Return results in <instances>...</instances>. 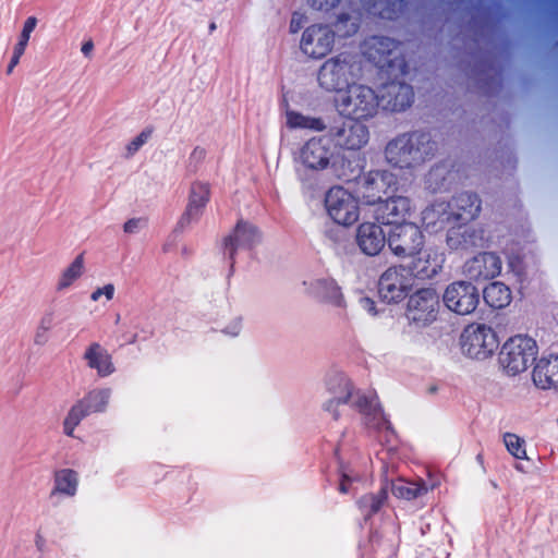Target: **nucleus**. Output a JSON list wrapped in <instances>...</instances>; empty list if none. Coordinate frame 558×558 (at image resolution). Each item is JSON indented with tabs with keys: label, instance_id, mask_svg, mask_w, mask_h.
<instances>
[{
	"label": "nucleus",
	"instance_id": "obj_39",
	"mask_svg": "<svg viewBox=\"0 0 558 558\" xmlns=\"http://www.w3.org/2000/svg\"><path fill=\"white\" fill-rule=\"evenodd\" d=\"M504 442L509 453L514 458L527 459L524 439L515 434L506 433L504 435Z\"/></svg>",
	"mask_w": 558,
	"mask_h": 558
},
{
	"label": "nucleus",
	"instance_id": "obj_4",
	"mask_svg": "<svg viewBox=\"0 0 558 558\" xmlns=\"http://www.w3.org/2000/svg\"><path fill=\"white\" fill-rule=\"evenodd\" d=\"M379 104V96L372 87L355 83L339 95L335 107L342 117L367 120L376 116Z\"/></svg>",
	"mask_w": 558,
	"mask_h": 558
},
{
	"label": "nucleus",
	"instance_id": "obj_48",
	"mask_svg": "<svg viewBox=\"0 0 558 558\" xmlns=\"http://www.w3.org/2000/svg\"><path fill=\"white\" fill-rule=\"evenodd\" d=\"M302 15L294 13L290 23V31L296 33L301 28Z\"/></svg>",
	"mask_w": 558,
	"mask_h": 558
},
{
	"label": "nucleus",
	"instance_id": "obj_41",
	"mask_svg": "<svg viewBox=\"0 0 558 558\" xmlns=\"http://www.w3.org/2000/svg\"><path fill=\"white\" fill-rule=\"evenodd\" d=\"M243 329V318L240 315L232 316L221 329L222 333L230 337L240 336Z\"/></svg>",
	"mask_w": 558,
	"mask_h": 558
},
{
	"label": "nucleus",
	"instance_id": "obj_22",
	"mask_svg": "<svg viewBox=\"0 0 558 558\" xmlns=\"http://www.w3.org/2000/svg\"><path fill=\"white\" fill-rule=\"evenodd\" d=\"M414 93L410 85L390 82L383 86L380 99L384 107L391 111H402L411 106Z\"/></svg>",
	"mask_w": 558,
	"mask_h": 558
},
{
	"label": "nucleus",
	"instance_id": "obj_43",
	"mask_svg": "<svg viewBox=\"0 0 558 558\" xmlns=\"http://www.w3.org/2000/svg\"><path fill=\"white\" fill-rule=\"evenodd\" d=\"M151 135V131L145 130L135 136L128 145L126 150L129 155H134L144 144L147 143Z\"/></svg>",
	"mask_w": 558,
	"mask_h": 558
},
{
	"label": "nucleus",
	"instance_id": "obj_47",
	"mask_svg": "<svg viewBox=\"0 0 558 558\" xmlns=\"http://www.w3.org/2000/svg\"><path fill=\"white\" fill-rule=\"evenodd\" d=\"M36 25H37V19L35 16H29L24 22L23 29L21 33L31 37V34L34 32Z\"/></svg>",
	"mask_w": 558,
	"mask_h": 558
},
{
	"label": "nucleus",
	"instance_id": "obj_12",
	"mask_svg": "<svg viewBox=\"0 0 558 558\" xmlns=\"http://www.w3.org/2000/svg\"><path fill=\"white\" fill-rule=\"evenodd\" d=\"M445 306L458 315L473 313L480 303V293L471 282L459 280L447 286L442 293Z\"/></svg>",
	"mask_w": 558,
	"mask_h": 558
},
{
	"label": "nucleus",
	"instance_id": "obj_2",
	"mask_svg": "<svg viewBox=\"0 0 558 558\" xmlns=\"http://www.w3.org/2000/svg\"><path fill=\"white\" fill-rule=\"evenodd\" d=\"M436 149L429 134L417 131L403 133L387 143L385 159L395 168L414 170L430 160Z\"/></svg>",
	"mask_w": 558,
	"mask_h": 558
},
{
	"label": "nucleus",
	"instance_id": "obj_56",
	"mask_svg": "<svg viewBox=\"0 0 558 558\" xmlns=\"http://www.w3.org/2000/svg\"><path fill=\"white\" fill-rule=\"evenodd\" d=\"M374 13H378V15L383 19H389V20L393 19L389 9H381V10L375 11Z\"/></svg>",
	"mask_w": 558,
	"mask_h": 558
},
{
	"label": "nucleus",
	"instance_id": "obj_27",
	"mask_svg": "<svg viewBox=\"0 0 558 558\" xmlns=\"http://www.w3.org/2000/svg\"><path fill=\"white\" fill-rule=\"evenodd\" d=\"M311 291L319 299L336 307H345L340 288L332 279H316L311 283Z\"/></svg>",
	"mask_w": 558,
	"mask_h": 558
},
{
	"label": "nucleus",
	"instance_id": "obj_21",
	"mask_svg": "<svg viewBox=\"0 0 558 558\" xmlns=\"http://www.w3.org/2000/svg\"><path fill=\"white\" fill-rule=\"evenodd\" d=\"M532 380L542 390L558 388V355L542 356L536 361L532 371Z\"/></svg>",
	"mask_w": 558,
	"mask_h": 558
},
{
	"label": "nucleus",
	"instance_id": "obj_33",
	"mask_svg": "<svg viewBox=\"0 0 558 558\" xmlns=\"http://www.w3.org/2000/svg\"><path fill=\"white\" fill-rule=\"evenodd\" d=\"M484 300L490 307L504 308L512 300L511 290L502 282H492L484 289Z\"/></svg>",
	"mask_w": 558,
	"mask_h": 558
},
{
	"label": "nucleus",
	"instance_id": "obj_46",
	"mask_svg": "<svg viewBox=\"0 0 558 558\" xmlns=\"http://www.w3.org/2000/svg\"><path fill=\"white\" fill-rule=\"evenodd\" d=\"M359 306L362 311H364L365 313H367L372 316H375L377 314L376 302L368 296L360 298Z\"/></svg>",
	"mask_w": 558,
	"mask_h": 558
},
{
	"label": "nucleus",
	"instance_id": "obj_23",
	"mask_svg": "<svg viewBox=\"0 0 558 558\" xmlns=\"http://www.w3.org/2000/svg\"><path fill=\"white\" fill-rule=\"evenodd\" d=\"M259 240L260 235L253 225L240 221L233 232L226 238L225 250L230 259H233L239 248H251L257 244Z\"/></svg>",
	"mask_w": 558,
	"mask_h": 558
},
{
	"label": "nucleus",
	"instance_id": "obj_51",
	"mask_svg": "<svg viewBox=\"0 0 558 558\" xmlns=\"http://www.w3.org/2000/svg\"><path fill=\"white\" fill-rule=\"evenodd\" d=\"M35 546L39 551H44L46 547V538L40 532H37L34 539Z\"/></svg>",
	"mask_w": 558,
	"mask_h": 558
},
{
	"label": "nucleus",
	"instance_id": "obj_26",
	"mask_svg": "<svg viewBox=\"0 0 558 558\" xmlns=\"http://www.w3.org/2000/svg\"><path fill=\"white\" fill-rule=\"evenodd\" d=\"M447 204L451 206L449 211L452 220L457 221L471 220L478 215L481 209L480 199L472 193H461Z\"/></svg>",
	"mask_w": 558,
	"mask_h": 558
},
{
	"label": "nucleus",
	"instance_id": "obj_32",
	"mask_svg": "<svg viewBox=\"0 0 558 558\" xmlns=\"http://www.w3.org/2000/svg\"><path fill=\"white\" fill-rule=\"evenodd\" d=\"M286 120L287 126L290 129H304L322 132L327 126L322 118L304 114L295 110H287Z\"/></svg>",
	"mask_w": 558,
	"mask_h": 558
},
{
	"label": "nucleus",
	"instance_id": "obj_58",
	"mask_svg": "<svg viewBox=\"0 0 558 558\" xmlns=\"http://www.w3.org/2000/svg\"><path fill=\"white\" fill-rule=\"evenodd\" d=\"M210 31H214L216 29V24L215 23H211L210 26H209Z\"/></svg>",
	"mask_w": 558,
	"mask_h": 558
},
{
	"label": "nucleus",
	"instance_id": "obj_30",
	"mask_svg": "<svg viewBox=\"0 0 558 558\" xmlns=\"http://www.w3.org/2000/svg\"><path fill=\"white\" fill-rule=\"evenodd\" d=\"M436 484L427 486L424 481L416 482L399 478L391 485V493L399 499L413 500L425 495L429 489H434Z\"/></svg>",
	"mask_w": 558,
	"mask_h": 558
},
{
	"label": "nucleus",
	"instance_id": "obj_17",
	"mask_svg": "<svg viewBox=\"0 0 558 558\" xmlns=\"http://www.w3.org/2000/svg\"><path fill=\"white\" fill-rule=\"evenodd\" d=\"M412 211V202L402 195L390 196L379 202L374 209L376 220L384 225H401Z\"/></svg>",
	"mask_w": 558,
	"mask_h": 558
},
{
	"label": "nucleus",
	"instance_id": "obj_45",
	"mask_svg": "<svg viewBox=\"0 0 558 558\" xmlns=\"http://www.w3.org/2000/svg\"><path fill=\"white\" fill-rule=\"evenodd\" d=\"M310 5L316 10L329 11L337 7L339 0H307Z\"/></svg>",
	"mask_w": 558,
	"mask_h": 558
},
{
	"label": "nucleus",
	"instance_id": "obj_14",
	"mask_svg": "<svg viewBox=\"0 0 558 558\" xmlns=\"http://www.w3.org/2000/svg\"><path fill=\"white\" fill-rule=\"evenodd\" d=\"M439 295L434 289H421L408 301V318L418 325H428L436 320L439 312Z\"/></svg>",
	"mask_w": 558,
	"mask_h": 558
},
{
	"label": "nucleus",
	"instance_id": "obj_52",
	"mask_svg": "<svg viewBox=\"0 0 558 558\" xmlns=\"http://www.w3.org/2000/svg\"><path fill=\"white\" fill-rule=\"evenodd\" d=\"M26 45L17 41L13 48V53L12 54H15L16 57H22L26 50Z\"/></svg>",
	"mask_w": 558,
	"mask_h": 558
},
{
	"label": "nucleus",
	"instance_id": "obj_1",
	"mask_svg": "<svg viewBox=\"0 0 558 558\" xmlns=\"http://www.w3.org/2000/svg\"><path fill=\"white\" fill-rule=\"evenodd\" d=\"M330 397L324 402L323 409L333 420H338L341 408L350 403L357 409L365 420V424L375 429H389L390 423L385 417L376 398L367 397L361 391H354L351 381L344 376H335L328 381Z\"/></svg>",
	"mask_w": 558,
	"mask_h": 558
},
{
	"label": "nucleus",
	"instance_id": "obj_3",
	"mask_svg": "<svg viewBox=\"0 0 558 558\" xmlns=\"http://www.w3.org/2000/svg\"><path fill=\"white\" fill-rule=\"evenodd\" d=\"M363 61L359 53L342 51L326 59L318 68L316 81L326 93H343L363 77Z\"/></svg>",
	"mask_w": 558,
	"mask_h": 558
},
{
	"label": "nucleus",
	"instance_id": "obj_54",
	"mask_svg": "<svg viewBox=\"0 0 558 558\" xmlns=\"http://www.w3.org/2000/svg\"><path fill=\"white\" fill-rule=\"evenodd\" d=\"M442 172H444V169H442V168H440V167H436V168L432 169V170L429 171V173H428L427 181H428V182H432V180H433L434 178L439 177Z\"/></svg>",
	"mask_w": 558,
	"mask_h": 558
},
{
	"label": "nucleus",
	"instance_id": "obj_8",
	"mask_svg": "<svg viewBox=\"0 0 558 558\" xmlns=\"http://www.w3.org/2000/svg\"><path fill=\"white\" fill-rule=\"evenodd\" d=\"M335 159L331 141L326 136H314L299 150L298 161L310 172H322L330 168Z\"/></svg>",
	"mask_w": 558,
	"mask_h": 558
},
{
	"label": "nucleus",
	"instance_id": "obj_50",
	"mask_svg": "<svg viewBox=\"0 0 558 558\" xmlns=\"http://www.w3.org/2000/svg\"><path fill=\"white\" fill-rule=\"evenodd\" d=\"M206 156V150L202 147H195L191 154V159L202 161Z\"/></svg>",
	"mask_w": 558,
	"mask_h": 558
},
{
	"label": "nucleus",
	"instance_id": "obj_13",
	"mask_svg": "<svg viewBox=\"0 0 558 558\" xmlns=\"http://www.w3.org/2000/svg\"><path fill=\"white\" fill-rule=\"evenodd\" d=\"M398 184L396 174L388 170H375L366 173L360 183L361 199L365 205L376 207L383 197Z\"/></svg>",
	"mask_w": 558,
	"mask_h": 558
},
{
	"label": "nucleus",
	"instance_id": "obj_34",
	"mask_svg": "<svg viewBox=\"0 0 558 558\" xmlns=\"http://www.w3.org/2000/svg\"><path fill=\"white\" fill-rule=\"evenodd\" d=\"M111 392L112 391L109 388L94 389L80 400V402L89 415L94 413H101L105 412L108 407Z\"/></svg>",
	"mask_w": 558,
	"mask_h": 558
},
{
	"label": "nucleus",
	"instance_id": "obj_36",
	"mask_svg": "<svg viewBox=\"0 0 558 558\" xmlns=\"http://www.w3.org/2000/svg\"><path fill=\"white\" fill-rule=\"evenodd\" d=\"M56 315L53 311H47L40 317L34 333V343L45 345L49 341V333L54 327Z\"/></svg>",
	"mask_w": 558,
	"mask_h": 558
},
{
	"label": "nucleus",
	"instance_id": "obj_9",
	"mask_svg": "<svg viewBox=\"0 0 558 558\" xmlns=\"http://www.w3.org/2000/svg\"><path fill=\"white\" fill-rule=\"evenodd\" d=\"M414 287V276L403 267H389L378 280L379 298L387 303L403 301Z\"/></svg>",
	"mask_w": 558,
	"mask_h": 558
},
{
	"label": "nucleus",
	"instance_id": "obj_5",
	"mask_svg": "<svg viewBox=\"0 0 558 558\" xmlns=\"http://www.w3.org/2000/svg\"><path fill=\"white\" fill-rule=\"evenodd\" d=\"M536 354L535 340L518 335L504 343L499 352V363L509 376H515L527 369L529 365L535 361Z\"/></svg>",
	"mask_w": 558,
	"mask_h": 558
},
{
	"label": "nucleus",
	"instance_id": "obj_57",
	"mask_svg": "<svg viewBox=\"0 0 558 558\" xmlns=\"http://www.w3.org/2000/svg\"><path fill=\"white\" fill-rule=\"evenodd\" d=\"M29 38L31 37H28L27 35H24L23 33H21V35L19 37V41L27 46Z\"/></svg>",
	"mask_w": 558,
	"mask_h": 558
},
{
	"label": "nucleus",
	"instance_id": "obj_7",
	"mask_svg": "<svg viewBox=\"0 0 558 558\" xmlns=\"http://www.w3.org/2000/svg\"><path fill=\"white\" fill-rule=\"evenodd\" d=\"M328 216L338 225L349 227L360 218L359 199L342 186H332L326 194Z\"/></svg>",
	"mask_w": 558,
	"mask_h": 558
},
{
	"label": "nucleus",
	"instance_id": "obj_19",
	"mask_svg": "<svg viewBox=\"0 0 558 558\" xmlns=\"http://www.w3.org/2000/svg\"><path fill=\"white\" fill-rule=\"evenodd\" d=\"M360 120H351L343 122L336 128L332 135L338 146L349 150H357L365 146L369 138V132L366 125L359 122Z\"/></svg>",
	"mask_w": 558,
	"mask_h": 558
},
{
	"label": "nucleus",
	"instance_id": "obj_20",
	"mask_svg": "<svg viewBox=\"0 0 558 558\" xmlns=\"http://www.w3.org/2000/svg\"><path fill=\"white\" fill-rule=\"evenodd\" d=\"M387 240L383 228L375 222H363L356 229L355 241L365 255H378L385 247Z\"/></svg>",
	"mask_w": 558,
	"mask_h": 558
},
{
	"label": "nucleus",
	"instance_id": "obj_25",
	"mask_svg": "<svg viewBox=\"0 0 558 558\" xmlns=\"http://www.w3.org/2000/svg\"><path fill=\"white\" fill-rule=\"evenodd\" d=\"M444 263V252L429 247L413 260L412 270L422 279H430L441 270Z\"/></svg>",
	"mask_w": 558,
	"mask_h": 558
},
{
	"label": "nucleus",
	"instance_id": "obj_16",
	"mask_svg": "<svg viewBox=\"0 0 558 558\" xmlns=\"http://www.w3.org/2000/svg\"><path fill=\"white\" fill-rule=\"evenodd\" d=\"M398 48V43L388 37L373 36L363 43L362 52L371 62L383 69L403 63L397 58Z\"/></svg>",
	"mask_w": 558,
	"mask_h": 558
},
{
	"label": "nucleus",
	"instance_id": "obj_6",
	"mask_svg": "<svg viewBox=\"0 0 558 558\" xmlns=\"http://www.w3.org/2000/svg\"><path fill=\"white\" fill-rule=\"evenodd\" d=\"M462 352L475 360H485L498 348L494 329L485 324L468 325L460 337Z\"/></svg>",
	"mask_w": 558,
	"mask_h": 558
},
{
	"label": "nucleus",
	"instance_id": "obj_28",
	"mask_svg": "<svg viewBox=\"0 0 558 558\" xmlns=\"http://www.w3.org/2000/svg\"><path fill=\"white\" fill-rule=\"evenodd\" d=\"M84 359L90 368L97 371L99 376L106 377L114 372L109 353L99 343H92L86 349Z\"/></svg>",
	"mask_w": 558,
	"mask_h": 558
},
{
	"label": "nucleus",
	"instance_id": "obj_38",
	"mask_svg": "<svg viewBox=\"0 0 558 558\" xmlns=\"http://www.w3.org/2000/svg\"><path fill=\"white\" fill-rule=\"evenodd\" d=\"M387 497H388V490L386 487H383L376 495L369 494V495L363 496L360 499L359 505L368 514H373L380 509V507L387 500Z\"/></svg>",
	"mask_w": 558,
	"mask_h": 558
},
{
	"label": "nucleus",
	"instance_id": "obj_24",
	"mask_svg": "<svg viewBox=\"0 0 558 558\" xmlns=\"http://www.w3.org/2000/svg\"><path fill=\"white\" fill-rule=\"evenodd\" d=\"M447 244L451 250L478 247L484 244V234L482 230L462 223L449 229L447 233Z\"/></svg>",
	"mask_w": 558,
	"mask_h": 558
},
{
	"label": "nucleus",
	"instance_id": "obj_10",
	"mask_svg": "<svg viewBox=\"0 0 558 558\" xmlns=\"http://www.w3.org/2000/svg\"><path fill=\"white\" fill-rule=\"evenodd\" d=\"M388 247L399 258L413 257L424 245V235L420 228L412 222L395 226L388 235Z\"/></svg>",
	"mask_w": 558,
	"mask_h": 558
},
{
	"label": "nucleus",
	"instance_id": "obj_53",
	"mask_svg": "<svg viewBox=\"0 0 558 558\" xmlns=\"http://www.w3.org/2000/svg\"><path fill=\"white\" fill-rule=\"evenodd\" d=\"M21 57H16L15 54H12L11 61L8 65L7 73L11 74L14 70V68L20 63Z\"/></svg>",
	"mask_w": 558,
	"mask_h": 558
},
{
	"label": "nucleus",
	"instance_id": "obj_31",
	"mask_svg": "<svg viewBox=\"0 0 558 558\" xmlns=\"http://www.w3.org/2000/svg\"><path fill=\"white\" fill-rule=\"evenodd\" d=\"M450 207L446 202H438L426 207L422 213L423 223L427 228H442L452 220Z\"/></svg>",
	"mask_w": 558,
	"mask_h": 558
},
{
	"label": "nucleus",
	"instance_id": "obj_49",
	"mask_svg": "<svg viewBox=\"0 0 558 558\" xmlns=\"http://www.w3.org/2000/svg\"><path fill=\"white\" fill-rule=\"evenodd\" d=\"M81 51L85 57L90 58L94 51V43L92 40H86L82 44Z\"/></svg>",
	"mask_w": 558,
	"mask_h": 558
},
{
	"label": "nucleus",
	"instance_id": "obj_18",
	"mask_svg": "<svg viewBox=\"0 0 558 558\" xmlns=\"http://www.w3.org/2000/svg\"><path fill=\"white\" fill-rule=\"evenodd\" d=\"M501 269L500 257L495 253L484 252L465 262L463 274L470 280L484 281L499 276Z\"/></svg>",
	"mask_w": 558,
	"mask_h": 558
},
{
	"label": "nucleus",
	"instance_id": "obj_35",
	"mask_svg": "<svg viewBox=\"0 0 558 558\" xmlns=\"http://www.w3.org/2000/svg\"><path fill=\"white\" fill-rule=\"evenodd\" d=\"M78 486V475L71 469H62L54 474V493H61L69 497H73L76 494Z\"/></svg>",
	"mask_w": 558,
	"mask_h": 558
},
{
	"label": "nucleus",
	"instance_id": "obj_37",
	"mask_svg": "<svg viewBox=\"0 0 558 558\" xmlns=\"http://www.w3.org/2000/svg\"><path fill=\"white\" fill-rule=\"evenodd\" d=\"M89 414L87 413V411L84 409V407L82 405V403L80 401L77 403H75L69 411L66 417L64 418V422H63L64 434L72 437L74 434L75 427L81 423V421L84 417H86Z\"/></svg>",
	"mask_w": 558,
	"mask_h": 558
},
{
	"label": "nucleus",
	"instance_id": "obj_29",
	"mask_svg": "<svg viewBox=\"0 0 558 558\" xmlns=\"http://www.w3.org/2000/svg\"><path fill=\"white\" fill-rule=\"evenodd\" d=\"M85 274L84 253H80L59 275L56 282V291L69 290Z\"/></svg>",
	"mask_w": 558,
	"mask_h": 558
},
{
	"label": "nucleus",
	"instance_id": "obj_11",
	"mask_svg": "<svg viewBox=\"0 0 558 558\" xmlns=\"http://www.w3.org/2000/svg\"><path fill=\"white\" fill-rule=\"evenodd\" d=\"M336 32L325 24H313L304 29L300 40L301 52L308 59L320 60L333 48Z\"/></svg>",
	"mask_w": 558,
	"mask_h": 558
},
{
	"label": "nucleus",
	"instance_id": "obj_40",
	"mask_svg": "<svg viewBox=\"0 0 558 558\" xmlns=\"http://www.w3.org/2000/svg\"><path fill=\"white\" fill-rule=\"evenodd\" d=\"M335 26L340 36L349 37L357 32L359 19L350 14H341L339 15Z\"/></svg>",
	"mask_w": 558,
	"mask_h": 558
},
{
	"label": "nucleus",
	"instance_id": "obj_42",
	"mask_svg": "<svg viewBox=\"0 0 558 558\" xmlns=\"http://www.w3.org/2000/svg\"><path fill=\"white\" fill-rule=\"evenodd\" d=\"M116 287L113 283H107L104 287L96 288L90 293V300L93 302H99L101 298H105L106 301H111L114 296Z\"/></svg>",
	"mask_w": 558,
	"mask_h": 558
},
{
	"label": "nucleus",
	"instance_id": "obj_44",
	"mask_svg": "<svg viewBox=\"0 0 558 558\" xmlns=\"http://www.w3.org/2000/svg\"><path fill=\"white\" fill-rule=\"evenodd\" d=\"M146 227V220L143 218H132L128 220L124 226L123 230L126 233L134 234L141 231Z\"/></svg>",
	"mask_w": 558,
	"mask_h": 558
},
{
	"label": "nucleus",
	"instance_id": "obj_55",
	"mask_svg": "<svg viewBox=\"0 0 558 558\" xmlns=\"http://www.w3.org/2000/svg\"><path fill=\"white\" fill-rule=\"evenodd\" d=\"M351 481V477L347 474L343 475L342 481L340 483V492L341 493H348V483Z\"/></svg>",
	"mask_w": 558,
	"mask_h": 558
},
{
	"label": "nucleus",
	"instance_id": "obj_15",
	"mask_svg": "<svg viewBox=\"0 0 558 558\" xmlns=\"http://www.w3.org/2000/svg\"><path fill=\"white\" fill-rule=\"evenodd\" d=\"M210 199V185L207 182L195 181L191 184L189 202L182 216L180 217L174 231L181 232L196 222L202 217L207 203Z\"/></svg>",
	"mask_w": 558,
	"mask_h": 558
}]
</instances>
